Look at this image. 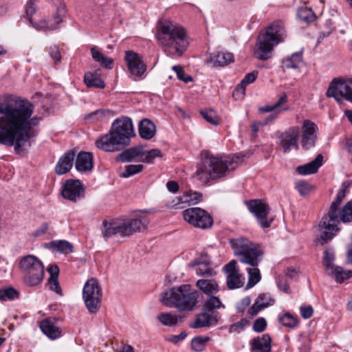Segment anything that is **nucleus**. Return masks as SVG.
Returning a JSON list of instances; mask_svg holds the SVG:
<instances>
[{"mask_svg": "<svg viewBox=\"0 0 352 352\" xmlns=\"http://www.w3.org/2000/svg\"><path fill=\"white\" fill-rule=\"evenodd\" d=\"M33 105L28 100H20L14 104H7L0 107V144L9 146H14L16 153L23 151L30 139L36 134L31 131V126H36L41 118H30L33 113Z\"/></svg>", "mask_w": 352, "mask_h": 352, "instance_id": "f257e3e1", "label": "nucleus"}, {"mask_svg": "<svg viewBox=\"0 0 352 352\" xmlns=\"http://www.w3.org/2000/svg\"><path fill=\"white\" fill-rule=\"evenodd\" d=\"M242 162L243 157L239 155L222 158L204 151L201 153V160L197 166L195 176L200 183L206 185L210 181L224 177L227 171L235 169Z\"/></svg>", "mask_w": 352, "mask_h": 352, "instance_id": "f03ea898", "label": "nucleus"}, {"mask_svg": "<svg viewBox=\"0 0 352 352\" xmlns=\"http://www.w3.org/2000/svg\"><path fill=\"white\" fill-rule=\"evenodd\" d=\"M156 37L167 56H181L188 45L185 30L169 20L159 21Z\"/></svg>", "mask_w": 352, "mask_h": 352, "instance_id": "7ed1b4c3", "label": "nucleus"}, {"mask_svg": "<svg viewBox=\"0 0 352 352\" xmlns=\"http://www.w3.org/2000/svg\"><path fill=\"white\" fill-rule=\"evenodd\" d=\"M135 135L131 118L123 117L113 121L109 133L97 139L95 144L98 148L105 152L120 151L130 142V138Z\"/></svg>", "mask_w": 352, "mask_h": 352, "instance_id": "20e7f679", "label": "nucleus"}, {"mask_svg": "<svg viewBox=\"0 0 352 352\" xmlns=\"http://www.w3.org/2000/svg\"><path fill=\"white\" fill-rule=\"evenodd\" d=\"M286 36L283 21L273 22L258 35L254 50V56L261 60L270 59L272 57L274 47L283 42Z\"/></svg>", "mask_w": 352, "mask_h": 352, "instance_id": "39448f33", "label": "nucleus"}, {"mask_svg": "<svg viewBox=\"0 0 352 352\" xmlns=\"http://www.w3.org/2000/svg\"><path fill=\"white\" fill-rule=\"evenodd\" d=\"M199 292L189 284L173 287L162 293L160 301L168 307H175L180 311H192L195 309Z\"/></svg>", "mask_w": 352, "mask_h": 352, "instance_id": "423d86ee", "label": "nucleus"}, {"mask_svg": "<svg viewBox=\"0 0 352 352\" xmlns=\"http://www.w3.org/2000/svg\"><path fill=\"white\" fill-rule=\"evenodd\" d=\"M230 243L240 262L256 267L262 261L263 250L258 244L251 242L249 239L246 238L231 239Z\"/></svg>", "mask_w": 352, "mask_h": 352, "instance_id": "0eeeda50", "label": "nucleus"}, {"mask_svg": "<svg viewBox=\"0 0 352 352\" xmlns=\"http://www.w3.org/2000/svg\"><path fill=\"white\" fill-rule=\"evenodd\" d=\"M36 0H30L25 7V13L28 17L29 21L37 30H54L57 26L62 23L63 18L66 15L65 6L63 0H53L55 6H56V11L53 16L54 22L52 20H43L38 24H34L32 22V16L36 12V8L34 6V1Z\"/></svg>", "mask_w": 352, "mask_h": 352, "instance_id": "6e6552de", "label": "nucleus"}, {"mask_svg": "<svg viewBox=\"0 0 352 352\" xmlns=\"http://www.w3.org/2000/svg\"><path fill=\"white\" fill-rule=\"evenodd\" d=\"M102 295L98 280L94 278L87 280L82 289V298L90 313L96 314L99 310Z\"/></svg>", "mask_w": 352, "mask_h": 352, "instance_id": "1a4fd4ad", "label": "nucleus"}, {"mask_svg": "<svg viewBox=\"0 0 352 352\" xmlns=\"http://www.w3.org/2000/svg\"><path fill=\"white\" fill-rule=\"evenodd\" d=\"M161 151L151 149L144 151L141 147H131L124 150L116 157L117 161L127 162L136 160L138 162L152 163L157 157H161Z\"/></svg>", "mask_w": 352, "mask_h": 352, "instance_id": "9d476101", "label": "nucleus"}, {"mask_svg": "<svg viewBox=\"0 0 352 352\" xmlns=\"http://www.w3.org/2000/svg\"><path fill=\"white\" fill-rule=\"evenodd\" d=\"M183 217L190 226L201 229L209 228L213 224L211 215L206 210L198 207L184 210Z\"/></svg>", "mask_w": 352, "mask_h": 352, "instance_id": "9b49d317", "label": "nucleus"}, {"mask_svg": "<svg viewBox=\"0 0 352 352\" xmlns=\"http://www.w3.org/2000/svg\"><path fill=\"white\" fill-rule=\"evenodd\" d=\"M326 96L333 98L338 103H342V98L352 102V88L349 82L334 78L329 85Z\"/></svg>", "mask_w": 352, "mask_h": 352, "instance_id": "f8f14e48", "label": "nucleus"}, {"mask_svg": "<svg viewBox=\"0 0 352 352\" xmlns=\"http://www.w3.org/2000/svg\"><path fill=\"white\" fill-rule=\"evenodd\" d=\"M248 207L262 228H267L271 226L274 219L268 217L270 208L265 202L260 199L250 200L248 203Z\"/></svg>", "mask_w": 352, "mask_h": 352, "instance_id": "ddd939ff", "label": "nucleus"}, {"mask_svg": "<svg viewBox=\"0 0 352 352\" xmlns=\"http://www.w3.org/2000/svg\"><path fill=\"white\" fill-rule=\"evenodd\" d=\"M338 219H331L329 214H327L322 217L319 224L321 232L319 242L321 245L328 243L337 234L340 230L338 227Z\"/></svg>", "mask_w": 352, "mask_h": 352, "instance_id": "4468645a", "label": "nucleus"}, {"mask_svg": "<svg viewBox=\"0 0 352 352\" xmlns=\"http://www.w3.org/2000/svg\"><path fill=\"white\" fill-rule=\"evenodd\" d=\"M62 195L66 199L77 202L85 197V188L79 180L68 179L63 186Z\"/></svg>", "mask_w": 352, "mask_h": 352, "instance_id": "2eb2a0df", "label": "nucleus"}, {"mask_svg": "<svg viewBox=\"0 0 352 352\" xmlns=\"http://www.w3.org/2000/svg\"><path fill=\"white\" fill-rule=\"evenodd\" d=\"M299 133V127L294 126L280 135L278 137V146L284 153L289 152L292 148H294L296 150L298 149V140Z\"/></svg>", "mask_w": 352, "mask_h": 352, "instance_id": "dca6fc26", "label": "nucleus"}, {"mask_svg": "<svg viewBox=\"0 0 352 352\" xmlns=\"http://www.w3.org/2000/svg\"><path fill=\"white\" fill-rule=\"evenodd\" d=\"M318 126L313 122L305 120L302 126L301 146L304 150L314 148L317 140Z\"/></svg>", "mask_w": 352, "mask_h": 352, "instance_id": "f3484780", "label": "nucleus"}, {"mask_svg": "<svg viewBox=\"0 0 352 352\" xmlns=\"http://www.w3.org/2000/svg\"><path fill=\"white\" fill-rule=\"evenodd\" d=\"M125 61L130 73L135 76H142L146 69V66L140 56L133 51L125 52Z\"/></svg>", "mask_w": 352, "mask_h": 352, "instance_id": "a211bd4d", "label": "nucleus"}, {"mask_svg": "<svg viewBox=\"0 0 352 352\" xmlns=\"http://www.w3.org/2000/svg\"><path fill=\"white\" fill-rule=\"evenodd\" d=\"M228 273L227 285L230 289L239 288L243 285L244 278L239 273L236 269V262L234 260L230 261L224 266Z\"/></svg>", "mask_w": 352, "mask_h": 352, "instance_id": "6ab92c4d", "label": "nucleus"}, {"mask_svg": "<svg viewBox=\"0 0 352 352\" xmlns=\"http://www.w3.org/2000/svg\"><path fill=\"white\" fill-rule=\"evenodd\" d=\"M219 318L217 315L209 314V312L202 311L201 313L197 315L195 321L189 324V327L193 329L209 327L216 325L218 323Z\"/></svg>", "mask_w": 352, "mask_h": 352, "instance_id": "aec40b11", "label": "nucleus"}, {"mask_svg": "<svg viewBox=\"0 0 352 352\" xmlns=\"http://www.w3.org/2000/svg\"><path fill=\"white\" fill-rule=\"evenodd\" d=\"M44 277V267L41 262L36 264L34 268L25 274L24 281L27 285L36 286L38 285Z\"/></svg>", "mask_w": 352, "mask_h": 352, "instance_id": "412c9836", "label": "nucleus"}, {"mask_svg": "<svg viewBox=\"0 0 352 352\" xmlns=\"http://www.w3.org/2000/svg\"><path fill=\"white\" fill-rule=\"evenodd\" d=\"M75 153L73 151H67L58 161L55 171L58 175H63L70 170L73 166Z\"/></svg>", "mask_w": 352, "mask_h": 352, "instance_id": "4be33fe9", "label": "nucleus"}, {"mask_svg": "<svg viewBox=\"0 0 352 352\" xmlns=\"http://www.w3.org/2000/svg\"><path fill=\"white\" fill-rule=\"evenodd\" d=\"M323 164V156L318 154L316 157L309 163L296 167V172L301 175L314 174L318 172L319 168Z\"/></svg>", "mask_w": 352, "mask_h": 352, "instance_id": "5701e85b", "label": "nucleus"}, {"mask_svg": "<svg viewBox=\"0 0 352 352\" xmlns=\"http://www.w3.org/2000/svg\"><path fill=\"white\" fill-rule=\"evenodd\" d=\"M271 338L268 334L254 338L250 341L252 352H270Z\"/></svg>", "mask_w": 352, "mask_h": 352, "instance_id": "b1692460", "label": "nucleus"}, {"mask_svg": "<svg viewBox=\"0 0 352 352\" xmlns=\"http://www.w3.org/2000/svg\"><path fill=\"white\" fill-rule=\"evenodd\" d=\"M76 168L80 172L91 170L93 168V157L90 153L80 152L75 163Z\"/></svg>", "mask_w": 352, "mask_h": 352, "instance_id": "393cba45", "label": "nucleus"}, {"mask_svg": "<svg viewBox=\"0 0 352 352\" xmlns=\"http://www.w3.org/2000/svg\"><path fill=\"white\" fill-rule=\"evenodd\" d=\"M131 234L136 232H142L147 228L148 218L144 214H138L135 218L126 220Z\"/></svg>", "mask_w": 352, "mask_h": 352, "instance_id": "a878e982", "label": "nucleus"}, {"mask_svg": "<svg viewBox=\"0 0 352 352\" xmlns=\"http://www.w3.org/2000/svg\"><path fill=\"white\" fill-rule=\"evenodd\" d=\"M346 188L347 186L346 185V183H343L342 185V188L338 191L336 199L331 204L327 214H329L331 219H338V211L340 209V205L341 202L346 196Z\"/></svg>", "mask_w": 352, "mask_h": 352, "instance_id": "bb28decb", "label": "nucleus"}, {"mask_svg": "<svg viewBox=\"0 0 352 352\" xmlns=\"http://www.w3.org/2000/svg\"><path fill=\"white\" fill-rule=\"evenodd\" d=\"M140 136L144 140H151L155 134V125L148 119H143L139 123Z\"/></svg>", "mask_w": 352, "mask_h": 352, "instance_id": "cd10ccee", "label": "nucleus"}, {"mask_svg": "<svg viewBox=\"0 0 352 352\" xmlns=\"http://www.w3.org/2000/svg\"><path fill=\"white\" fill-rule=\"evenodd\" d=\"M210 61L215 67L226 66L234 61V55L227 52H217L210 56Z\"/></svg>", "mask_w": 352, "mask_h": 352, "instance_id": "c85d7f7f", "label": "nucleus"}, {"mask_svg": "<svg viewBox=\"0 0 352 352\" xmlns=\"http://www.w3.org/2000/svg\"><path fill=\"white\" fill-rule=\"evenodd\" d=\"M196 287L208 296L219 291L218 284L214 279H199L196 282Z\"/></svg>", "mask_w": 352, "mask_h": 352, "instance_id": "c756f323", "label": "nucleus"}, {"mask_svg": "<svg viewBox=\"0 0 352 352\" xmlns=\"http://www.w3.org/2000/svg\"><path fill=\"white\" fill-rule=\"evenodd\" d=\"M40 328L43 333L52 340L60 336L61 331L48 319H45L41 322Z\"/></svg>", "mask_w": 352, "mask_h": 352, "instance_id": "7c9ffc66", "label": "nucleus"}, {"mask_svg": "<svg viewBox=\"0 0 352 352\" xmlns=\"http://www.w3.org/2000/svg\"><path fill=\"white\" fill-rule=\"evenodd\" d=\"M327 272L339 283L352 277L351 270H344L343 267L336 265Z\"/></svg>", "mask_w": 352, "mask_h": 352, "instance_id": "2f4dec72", "label": "nucleus"}, {"mask_svg": "<svg viewBox=\"0 0 352 352\" xmlns=\"http://www.w3.org/2000/svg\"><path fill=\"white\" fill-rule=\"evenodd\" d=\"M91 54L92 58L98 63L102 67L106 69H111L113 67V60L111 58L105 56L100 52L96 47L91 48Z\"/></svg>", "mask_w": 352, "mask_h": 352, "instance_id": "473e14b6", "label": "nucleus"}, {"mask_svg": "<svg viewBox=\"0 0 352 352\" xmlns=\"http://www.w3.org/2000/svg\"><path fill=\"white\" fill-rule=\"evenodd\" d=\"M301 63H302V52H294L289 57L285 58L282 60L283 67L286 69L298 68Z\"/></svg>", "mask_w": 352, "mask_h": 352, "instance_id": "72a5a7b5", "label": "nucleus"}, {"mask_svg": "<svg viewBox=\"0 0 352 352\" xmlns=\"http://www.w3.org/2000/svg\"><path fill=\"white\" fill-rule=\"evenodd\" d=\"M50 246L56 252L63 254H69L73 252V245L67 241L58 240L50 243Z\"/></svg>", "mask_w": 352, "mask_h": 352, "instance_id": "f704fd0d", "label": "nucleus"}, {"mask_svg": "<svg viewBox=\"0 0 352 352\" xmlns=\"http://www.w3.org/2000/svg\"><path fill=\"white\" fill-rule=\"evenodd\" d=\"M41 262V261L36 256L28 255L21 258L19 263V266L24 274H26L32 268H34L36 264L40 263Z\"/></svg>", "mask_w": 352, "mask_h": 352, "instance_id": "c9c22d12", "label": "nucleus"}, {"mask_svg": "<svg viewBox=\"0 0 352 352\" xmlns=\"http://www.w3.org/2000/svg\"><path fill=\"white\" fill-rule=\"evenodd\" d=\"M338 213L339 222H352V201H348L341 210L339 209Z\"/></svg>", "mask_w": 352, "mask_h": 352, "instance_id": "e433bc0d", "label": "nucleus"}, {"mask_svg": "<svg viewBox=\"0 0 352 352\" xmlns=\"http://www.w3.org/2000/svg\"><path fill=\"white\" fill-rule=\"evenodd\" d=\"M221 307H223V305L218 297L210 296L204 302L202 311L212 313V314L215 309H217Z\"/></svg>", "mask_w": 352, "mask_h": 352, "instance_id": "4c0bfd02", "label": "nucleus"}, {"mask_svg": "<svg viewBox=\"0 0 352 352\" xmlns=\"http://www.w3.org/2000/svg\"><path fill=\"white\" fill-rule=\"evenodd\" d=\"M84 82L88 87L104 88V82L91 72L86 73L84 76Z\"/></svg>", "mask_w": 352, "mask_h": 352, "instance_id": "58836bf2", "label": "nucleus"}, {"mask_svg": "<svg viewBox=\"0 0 352 352\" xmlns=\"http://www.w3.org/2000/svg\"><path fill=\"white\" fill-rule=\"evenodd\" d=\"M180 318L171 313H161L157 316L158 320L165 326L176 325Z\"/></svg>", "mask_w": 352, "mask_h": 352, "instance_id": "ea45409f", "label": "nucleus"}, {"mask_svg": "<svg viewBox=\"0 0 352 352\" xmlns=\"http://www.w3.org/2000/svg\"><path fill=\"white\" fill-rule=\"evenodd\" d=\"M248 282L245 286L246 289H250L257 284L261 278L260 271L258 268L253 267L248 270Z\"/></svg>", "mask_w": 352, "mask_h": 352, "instance_id": "a19ab883", "label": "nucleus"}, {"mask_svg": "<svg viewBox=\"0 0 352 352\" xmlns=\"http://www.w3.org/2000/svg\"><path fill=\"white\" fill-rule=\"evenodd\" d=\"M102 233L105 240H107L112 236L116 235V221L109 222L107 220H104L102 221Z\"/></svg>", "mask_w": 352, "mask_h": 352, "instance_id": "79ce46f5", "label": "nucleus"}, {"mask_svg": "<svg viewBox=\"0 0 352 352\" xmlns=\"http://www.w3.org/2000/svg\"><path fill=\"white\" fill-rule=\"evenodd\" d=\"M19 293L13 287L0 289V300L2 301L13 300L19 298Z\"/></svg>", "mask_w": 352, "mask_h": 352, "instance_id": "37998d69", "label": "nucleus"}, {"mask_svg": "<svg viewBox=\"0 0 352 352\" xmlns=\"http://www.w3.org/2000/svg\"><path fill=\"white\" fill-rule=\"evenodd\" d=\"M279 321L283 326L292 329L298 326L299 322L298 318L290 313H285L282 316H280Z\"/></svg>", "mask_w": 352, "mask_h": 352, "instance_id": "c03bdc74", "label": "nucleus"}, {"mask_svg": "<svg viewBox=\"0 0 352 352\" xmlns=\"http://www.w3.org/2000/svg\"><path fill=\"white\" fill-rule=\"evenodd\" d=\"M198 276H212L215 274V272L212 267V265H192Z\"/></svg>", "mask_w": 352, "mask_h": 352, "instance_id": "a18cd8bd", "label": "nucleus"}, {"mask_svg": "<svg viewBox=\"0 0 352 352\" xmlns=\"http://www.w3.org/2000/svg\"><path fill=\"white\" fill-rule=\"evenodd\" d=\"M209 340L210 338L208 336L195 337L191 341V347L195 351H202L206 347V342Z\"/></svg>", "mask_w": 352, "mask_h": 352, "instance_id": "49530a36", "label": "nucleus"}, {"mask_svg": "<svg viewBox=\"0 0 352 352\" xmlns=\"http://www.w3.org/2000/svg\"><path fill=\"white\" fill-rule=\"evenodd\" d=\"M298 18L305 22H311L315 19V14L311 9L308 8H300L298 10Z\"/></svg>", "mask_w": 352, "mask_h": 352, "instance_id": "de8ad7c7", "label": "nucleus"}, {"mask_svg": "<svg viewBox=\"0 0 352 352\" xmlns=\"http://www.w3.org/2000/svg\"><path fill=\"white\" fill-rule=\"evenodd\" d=\"M116 235L121 236H128L131 235L126 221H116Z\"/></svg>", "mask_w": 352, "mask_h": 352, "instance_id": "09e8293b", "label": "nucleus"}, {"mask_svg": "<svg viewBox=\"0 0 352 352\" xmlns=\"http://www.w3.org/2000/svg\"><path fill=\"white\" fill-rule=\"evenodd\" d=\"M200 113L208 123L212 124L214 126L219 124V119L214 111L212 109L201 110L200 111Z\"/></svg>", "mask_w": 352, "mask_h": 352, "instance_id": "8fccbe9b", "label": "nucleus"}, {"mask_svg": "<svg viewBox=\"0 0 352 352\" xmlns=\"http://www.w3.org/2000/svg\"><path fill=\"white\" fill-rule=\"evenodd\" d=\"M143 170V165L142 164H130L125 167V170L122 173L121 176L126 178L135 174L140 173Z\"/></svg>", "mask_w": 352, "mask_h": 352, "instance_id": "3c124183", "label": "nucleus"}, {"mask_svg": "<svg viewBox=\"0 0 352 352\" xmlns=\"http://www.w3.org/2000/svg\"><path fill=\"white\" fill-rule=\"evenodd\" d=\"M184 196V201L189 205L197 204L202 200V195L198 192H186Z\"/></svg>", "mask_w": 352, "mask_h": 352, "instance_id": "603ef678", "label": "nucleus"}, {"mask_svg": "<svg viewBox=\"0 0 352 352\" xmlns=\"http://www.w3.org/2000/svg\"><path fill=\"white\" fill-rule=\"evenodd\" d=\"M335 261V254L333 252H329L328 250H324L323 256V265L327 272L335 265L333 263Z\"/></svg>", "mask_w": 352, "mask_h": 352, "instance_id": "864d4df0", "label": "nucleus"}, {"mask_svg": "<svg viewBox=\"0 0 352 352\" xmlns=\"http://www.w3.org/2000/svg\"><path fill=\"white\" fill-rule=\"evenodd\" d=\"M256 302L258 304L261 308H265L268 306L272 305L274 303V300L267 294H263L259 295Z\"/></svg>", "mask_w": 352, "mask_h": 352, "instance_id": "5fc2aeb1", "label": "nucleus"}, {"mask_svg": "<svg viewBox=\"0 0 352 352\" xmlns=\"http://www.w3.org/2000/svg\"><path fill=\"white\" fill-rule=\"evenodd\" d=\"M172 69L173 71H175V72L177 74V78L180 80L184 82L185 83H188L189 82L192 81V78L190 76L186 75L185 74V72L182 67H181L179 65H175L173 67Z\"/></svg>", "mask_w": 352, "mask_h": 352, "instance_id": "6e6d98bb", "label": "nucleus"}, {"mask_svg": "<svg viewBox=\"0 0 352 352\" xmlns=\"http://www.w3.org/2000/svg\"><path fill=\"white\" fill-rule=\"evenodd\" d=\"M47 285L51 291L56 292L59 296H63V292L58 278H49Z\"/></svg>", "mask_w": 352, "mask_h": 352, "instance_id": "4d7b16f0", "label": "nucleus"}, {"mask_svg": "<svg viewBox=\"0 0 352 352\" xmlns=\"http://www.w3.org/2000/svg\"><path fill=\"white\" fill-rule=\"evenodd\" d=\"M184 196L182 198L175 197L171 201H170L167 206L170 209L179 210L185 208L184 206L186 203L184 201Z\"/></svg>", "mask_w": 352, "mask_h": 352, "instance_id": "13d9d810", "label": "nucleus"}, {"mask_svg": "<svg viewBox=\"0 0 352 352\" xmlns=\"http://www.w3.org/2000/svg\"><path fill=\"white\" fill-rule=\"evenodd\" d=\"M248 324V321L246 319H242L240 321L232 324L229 328V332L232 333H240Z\"/></svg>", "mask_w": 352, "mask_h": 352, "instance_id": "bf43d9fd", "label": "nucleus"}, {"mask_svg": "<svg viewBox=\"0 0 352 352\" xmlns=\"http://www.w3.org/2000/svg\"><path fill=\"white\" fill-rule=\"evenodd\" d=\"M295 186L301 195H307L311 189V186L305 181L296 183Z\"/></svg>", "mask_w": 352, "mask_h": 352, "instance_id": "052dcab7", "label": "nucleus"}, {"mask_svg": "<svg viewBox=\"0 0 352 352\" xmlns=\"http://www.w3.org/2000/svg\"><path fill=\"white\" fill-rule=\"evenodd\" d=\"M199 264L211 265L210 258L206 252H202L200 256L190 264V266Z\"/></svg>", "mask_w": 352, "mask_h": 352, "instance_id": "680f3d73", "label": "nucleus"}, {"mask_svg": "<svg viewBox=\"0 0 352 352\" xmlns=\"http://www.w3.org/2000/svg\"><path fill=\"white\" fill-rule=\"evenodd\" d=\"M267 327V322L264 318H257L253 324V330L256 332H263Z\"/></svg>", "mask_w": 352, "mask_h": 352, "instance_id": "e2e57ef3", "label": "nucleus"}, {"mask_svg": "<svg viewBox=\"0 0 352 352\" xmlns=\"http://www.w3.org/2000/svg\"><path fill=\"white\" fill-rule=\"evenodd\" d=\"M258 74V72L256 70H254L253 72L248 73L241 80V83L245 87L250 83H252L256 79Z\"/></svg>", "mask_w": 352, "mask_h": 352, "instance_id": "0e129e2a", "label": "nucleus"}, {"mask_svg": "<svg viewBox=\"0 0 352 352\" xmlns=\"http://www.w3.org/2000/svg\"><path fill=\"white\" fill-rule=\"evenodd\" d=\"M278 287L285 294L290 293V289L287 281L284 278L283 276H279L277 279Z\"/></svg>", "mask_w": 352, "mask_h": 352, "instance_id": "69168bd1", "label": "nucleus"}, {"mask_svg": "<svg viewBox=\"0 0 352 352\" xmlns=\"http://www.w3.org/2000/svg\"><path fill=\"white\" fill-rule=\"evenodd\" d=\"M245 87L241 83L239 84L233 91L232 96L236 100L243 98L245 94Z\"/></svg>", "mask_w": 352, "mask_h": 352, "instance_id": "338daca9", "label": "nucleus"}, {"mask_svg": "<svg viewBox=\"0 0 352 352\" xmlns=\"http://www.w3.org/2000/svg\"><path fill=\"white\" fill-rule=\"evenodd\" d=\"M299 341L301 343L300 350L302 352H309L311 340L307 336H300Z\"/></svg>", "mask_w": 352, "mask_h": 352, "instance_id": "774afa93", "label": "nucleus"}]
</instances>
